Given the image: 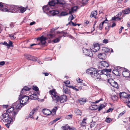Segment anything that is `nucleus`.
<instances>
[{
    "mask_svg": "<svg viewBox=\"0 0 130 130\" xmlns=\"http://www.w3.org/2000/svg\"><path fill=\"white\" fill-rule=\"evenodd\" d=\"M42 112L44 115L48 116L49 115L52 113L51 111L47 109H43Z\"/></svg>",
    "mask_w": 130,
    "mask_h": 130,
    "instance_id": "nucleus-21",
    "label": "nucleus"
},
{
    "mask_svg": "<svg viewBox=\"0 0 130 130\" xmlns=\"http://www.w3.org/2000/svg\"><path fill=\"white\" fill-rule=\"evenodd\" d=\"M47 36L49 39H50L54 37V35L51 34H48L47 35Z\"/></svg>",
    "mask_w": 130,
    "mask_h": 130,
    "instance_id": "nucleus-42",
    "label": "nucleus"
},
{
    "mask_svg": "<svg viewBox=\"0 0 130 130\" xmlns=\"http://www.w3.org/2000/svg\"><path fill=\"white\" fill-rule=\"evenodd\" d=\"M103 24H102V23H100L99 25V29L100 30H101L103 28Z\"/></svg>",
    "mask_w": 130,
    "mask_h": 130,
    "instance_id": "nucleus-49",
    "label": "nucleus"
},
{
    "mask_svg": "<svg viewBox=\"0 0 130 130\" xmlns=\"http://www.w3.org/2000/svg\"><path fill=\"white\" fill-rule=\"evenodd\" d=\"M117 17H113L112 18V20H116L117 19Z\"/></svg>",
    "mask_w": 130,
    "mask_h": 130,
    "instance_id": "nucleus-63",
    "label": "nucleus"
},
{
    "mask_svg": "<svg viewBox=\"0 0 130 130\" xmlns=\"http://www.w3.org/2000/svg\"><path fill=\"white\" fill-rule=\"evenodd\" d=\"M32 59H31L30 60H32L34 61H36L37 60V58L34 56H32L31 57Z\"/></svg>",
    "mask_w": 130,
    "mask_h": 130,
    "instance_id": "nucleus-48",
    "label": "nucleus"
},
{
    "mask_svg": "<svg viewBox=\"0 0 130 130\" xmlns=\"http://www.w3.org/2000/svg\"><path fill=\"white\" fill-rule=\"evenodd\" d=\"M72 115H70L66 116V118L68 119H70L72 118Z\"/></svg>",
    "mask_w": 130,
    "mask_h": 130,
    "instance_id": "nucleus-43",
    "label": "nucleus"
},
{
    "mask_svg": "<svg viewBox=\"0 0 130 130\" xmlns=\"http://www.w3.org/2000/svg\"><path fill=\"white\" fill-rule=\"evenodd\" d=\"M57 107H55L53 110H52V113L53 112L54 114H55L56 113L57 110Z\"/></svg>",
    "mask_w": 130,
    "mask_h": 130,
    "instance_id": "nucleus-39",
    "label": "nucleus"
},
{
    "mask_svg": "<svg viewBox=\"0 0 130 130\" xmlns=\"http://www.w3.org/2000/svg\"><path fill=\"white\" fill-rule=\"evenodd\" d=\"M78 9V7L77 6H75L71 7L70 10L69 11V13L71 14L72 13H73L75 11H76Z\"/></svg>",
    "mask_w": 130,
    "mask_h": 130,
    "instance_id": "nucleus-24",
    "label": "nucleus"
},
{
    "mask_svg": "<svg viewBox=\"0 0 130 130\" xmlns=\"http://www.w3.org/2000/svg\"><path fill=\"white\" fill-rule=\"evenodd\" d=\"M63 128L64 130H68V129H71V128L69 126H63Z\"/></svg>",
    "mask_w": 130,
    "mask_h": 130,
    "instance_id": "nucleus-33",
    "label": "nucleus"
},
{
    "mask_svg": "<svg viewBox=\"0 0 130 130\" xmlns=\"http://www.w3.org/2000/svg\"><path fill=\"white\" fill-rule=\"evenodd\" d=\"M122 12H123L125 14H127L130 13V9L128 8L122 11Z\"/></svg>",
    "mask_w": 130,
    "mask_h": 130,
    "instance_id": "nucleus-28",
    "label": "nucleus"
},
{
    "mask_svg": "<svg viewBox=\"0 0 130 130\" xmlns=\"http://www.w3.org/2000/svg\"><path fill=\"white\" fill-rule=\"evenodd\" d=\"M37 91V92L36 93H33L30 95V99L34 100L38 99V96L37 95H39L40 93L39 91Z\"/></svg>",
    "mask_w": 130,
    "mask_h": 130,
    "instance_id": "nucleus-11",
    "label": "nucleus"
},
{
    "mask_svg": "<svg viewBox=\"0 0 130 130\" xmlns=\"http://www.w3.org/2000/svg\"><path fill=\"white\" fill-rule=\"evenodd\" d=\"M7 121L8 123L7 124H5V126L6 127L8 128H9L10 126V124L11 123V122L13 121Z\"/></svg>",
    "mask_w": 130,
    "mask_h": 130,
    "instance_id": "nucleus-35",
    "label": "nucleus"
},
{
    "mask_svg": "<svg viewBox=\"0 0 130 130\" xmlns=\"http://www.w3.org/2000/svg\"><path fill=\"white\" fill-rule=\"evenodd\" d=\"M71 23L72 24V25L73 26H75L76 25V24L75 23L71 21L70 22H69L68 24L66 25L67 26L69 24L70 25H71Z\"/></svg>",
    "mask_w": 130,
    "mask_h": 130,
    "instance_id": "nucleus-38",
    "label": "nucleus"
},
{
    "mask_svg": "<svg viewBox=\"0 0 130 130\" xmlns=\"http://www.w3.org/2000/svg\"><path fill=\"white\" fill-rule=\"evenodd\" d=\"M83 53L86 55L91 57L93 56L92 52L89 50L84 48L83 49Z\"/></svg>",
    "mask_w": 130,
    "mask_h": 130,
    "instance_id": "nucleus-8",
    "label": "nucleus"
},
{
    "mask_svg": "<svg viewBox=\"0 0 130 130\" xmlns=\"http://www.w3.org/2000/svg\"><path fill=\"white\" fill-rule=\"evenodd\" d=\"M9 10L10 12L13 13H18L19 11L21 13H23L26 10V9L24 7L19 8L17 6L13 5H10Z\"/></svg>",
    "mask_w": 130,
    "mask_h": 130,
    "instance_id": "nucleus-2",
    "label": "nucleus"
},
{
    "mask_svg": "<svg viewBox=\"0 0 130 130\" xmlns=\"http://www.w3.org/2000/svg\"><path fill=\"white\" fill-rule=\"evenodd\" d=\"M12 43L11 41H9V44H8V45L9 47H12L13 45H12Z\"/></svg>",
    "mask_w": 130,
    "mask_h": 130,
    "instance_id": "nucleus-50",
    "label": "nucleus"
},
{
    "mask_svg": "<svg viewBox=\"0 0 130 130\" xmlns=\"http://www.w3.org/2000/svg\"><path fill=\"white\" fill-rule=\"evenodd\" d=\"M63 89L64 91V92L66 94H69L70 93V90L69 89L66 88H64V86L63 87Z\"/></svg>",
    "mask_w": 130,
    "mask_h": 130,
    "instance_id": "nucleus-29",
    "label": "nucleus"
},
{
    "mask_svg": "<svg viewBox=\"0 0 130 130\" xmlns=\"http://www.w3.org/2000/svg\"><path fill=\"white\" fill-rule=\"evenodd\" d=\"M5 63V62L4 61H1L0 62V65L3 66Z\"/></svg>",
    "mask_w": 130,
    "mask_h": 130,
    "instance_id": "nucleus-61",
    "label": "nucleus"
},
{
    "mask_svg": "<svg viewBox=\"0 0 130 130\" xmlns=\"http://www.w3.org/2000/svg\"><path fill=\"white\" fill-rule=\"evenodd\" d=\"M126 102L127 103V105L129 108H130V98Z\"/></svg>",
    "mask_w": 130,
    "mask_h": 130,
    "instance_id": "nucleus-47",
    "label": "nucleus"
},
{
    "mask_svg": "<svg viewBox=\"0 0 130 130\" xmlns=\"http://www.w3.org/2000/svg\"><path fill=\"white\" fill-rule=\"evenodd\" d=\"M87 120V118H84L83 120L82 121V122L83 123H86V121Z\"/></svg>",
    "mask_w": 130,
    "mask_h": 130,
    "instance_id": "nucleus-58",
    "label": "nucleus"
},
{
    "mask_svg": "<svg viewBox=\"0 0 130 130\" xmlns=\"http://www.w3.org/2000/svg\"><path fill=\"white\" fill-rule=\"evenodd\" d=\"M60 40V39L57 38L56 39L53 40L52 41L54 43H56L59 42Z\"/></svg>",
    "mask_w": 130,
    "mask_h": 130,
    "instance_id": "nucleus-34",
    "label": "nucleus"
},
{
    "mask_svg": "<svg viewBox=\"0 0 130 130\" xmlns=\"http://www.w3.org/2000/svg\"><path fill=\"white\" fill-rule=\"evenodd\" d=\"M89 0H83V4H86L87 3L88 1Z\"/></svg>",
    "mask_w": 130,
    "mask_h": 130,
    "instance_id": "nucleus-53",
    "label": "nucleus"
},
{
    "mask_svg": "<svg viewBox=\"0 0 130 130\" xmlns=\"http://www.w3.org/2000/svg\"><path fill=\"white\" fill-rule=\"evenodd\" d=\"M86 100L84 98H80L79 100V101L80 104H84L86 102Z\"/></svg>",
    "mask_w": 130,
    "mask_h": 130,
    "instance_id": "nucleus-27",
    "label": "nucleus"
},
{
    "mask_svg": "<svg viewBox=\"0 0 130 130\" xmlns=\"http://www.w3.org/2000/svg\"><path fill=\"white\" fill-rule=\"evenodd\" d=\"M10 6H9V7L8 8V9L10 7ZM3 5L2 4V3L0 2V10L2 11H9L10 10L6 8H3Z\"/></svg>",
    "mask_w": 130,
    "mask_h": 130,
    "instance_id": "nucleus-23",
    "label": "nucleus"
},
{
    "mask_svg": "<svg viewBox=\"0 0 130 130\" xmlns=\"http://www.w3.org/2000/svg\"><path fill=\"white\" fill-rule=\"evenodd\" d=\"M97 13V11L96 10L92 12L91 14L90 15V17H95Z\"/></svg>",
    "mask_w": 130,
    "mask_h": 130,
    "instance_id": "nucleus-26",
    "label": "nucleus"
},
{
    "mask_svg": "<svg viewBox=\"0 0 130 130\" xmlns=\"http://www.w3.org/2000/svg\"><path fill=\"white\" fill-rule=\"evenodd\" d=\"M47 39V38L44 37L43 36L38 38L37 39V41L40 42L38 45H44L45 44L46 42V40Z\"/></svg>",
    "mask_w": 130,
    "mask_h": 130,
    "instance_id": "nucleus-7",
    "label": "nucleus"
},
{
    "mask_svg": "<svg viewBox=\"0 0 130 130\" xmlns=\"http://www.w3.org/2000/svg\"><path fill=\"white\" fill-rule=\"evenodd\" d=\"M76 80H77V82L78 83H81L83 81V80H82L80 78H78V80L76 79Z\"/></svg>",
    "mask_w": 130,
    "mask_h": 130,
    "instance_id": "nucleus-54",
    "label": "nucleus"
},
{
    "mask_svg": "<svg viewBox=\"0 0 130 130\" xmlns=\"http://www.w3.org/2000/svg\"><path fill=\"white\" fill-rule=\"evenodd\" d=\"M22 93H20L19 96V101L22 104V106H23L25 105L29 99V97L28 96L25 95L22 96Z\"/></svg>",
    "mask_w": 130,
    "mask_h": 130,
    "instance_id": "nucleus-5",
    "label": "nucleus"
},
{
    "mask_svg": "<svg viewBox=\"0 0 130 130\" xmlns=\"http://www.w3.org/2000/svg\"><path fill=\"white\" fill-rule=\"evenodd\" d=\"M64 83L66 84H70V82L69 81L67 80L66 82H64Z\"/></svg>",
    "mask_w": 130,
    "mask_h": 130,
    "instance_id": "nucleus-64",
    "label": "nucleus"
},
{
    "mask_svg": "<svg viewBox=\"0 0 130 130\" xmlns=\"http://www.w3.org/2000/svg\"><path fill=\"white\" fill-rule=\"evenodd\" d=\"M9 37H10L11 39H14V36L11 34L10 35Z\"/></svg>",
    "mask_w": 130,
    "mask_h": 130,
    "instance_id": "nucleus-60",
    "label": "nucleus"
},
{
    "mask_svg": "<svg viewBox=\"0 0 130 130\" xmlns=\"http://www.w3.org/2000/svg\"><path fill=\"white\" fill-rule=\"evenodd\" d=\"M32 88L33 90L36 91H38L39 90L37 86H33Z\"/></svg>",
    "mask_w": 130,
    "mask_h": 130,
    "instance_id": "nucleus-46",
    "label": "nucleus"
},
{
    "mask_svg": "<svg viewBox=\"0 0 130 130\" xmlns=\"http://www.w3.org/2000/svg\"><path fill=\"white\" fill-rule=\"evenodd\" d=\"M67 96L66 95H63L59 97V101L61 103H63L67 100Z\"/></svg>",
    "mask_w": 130,
    "mask_h": 130,
    "instance_id": "nucleus-14",
    "label": "nucleus"
},
{
    "mask_svg": "<svg viewBox=\"0 0 130 130\" xmlns=\"http://www.w3.org/2000/svg\"><path fill=\"white\" fill-rule=\"evenodd\" d=\"M17 113V112L14 111L13 113L10 114L6 112L5 113L2 115V116L5 119L6 121H14L15 120L16 115Z\"/></svg>",
    "mask_w": 130,
    "mask_h": 130,
    "instance_id": "nucleus-3",
    "label": "nucleus"
},
{
    "mask_svg": "<svg viewBox=\"0 0 130 130\" xmlns=\"http://www.w3.org/2000/svg\"><path fill=\"white\" fill-rule=\"evenodd\" d=\"M26 58L27 59L30 60L32 59V56L29 55H26Z\"/></svg>",
    "mask_w": 130,
    "mask_h": 130,
    "instance_id": "nucleus-41",
    "label": "nucleus"
},
{
    "mask_svg": "<svg viewBox=\"0 0 130 130\" xmlns=\"http://www.w3.org/2000/svg\"><path fill=\"white\" fill-rule=\"evenodd\" d=\"M130 96L129 94H127L126 93L123 92L120 94V98H128Z\"/></svg>",
    "mask_w": 130,
    "mask_h": 130,
    "instance_id": "nucleus-16",
    "label": "nucleus"
},
{
    "mask_svg": "<svg viewBox=\"0 0 130 130\" xmlns=\"http://www.w3.org/2000/svg\"><path fill=\"white\" fill-rule=\"evenodd\" d=\"M111 69H108L105 68L103 69V70H99V72L101 73V74H105L106 76H108V75H110V74H108V72H111Z\"/></svg>",
    "mask_w": 130,
    "mask_h": 130,
    "instance_id": "nucleus-9",
    "label": "nucleus"
},
{
    "mask_svg": "<svg viewBox=\"0 0 130 130\" xmlns=\"http://www.w3.org/2000/svg\"><path fill=\"white\" fill-rule=\"evenodd\" d=\"M31 88V87H30L29 86H25L22 89L21 91V93L25 94V92L30 90Z\"/></svg>",
    "mask_w": 130,
    "mask_h": 130,
    "instance_id": "nucleus-17",
    "label": "nucleus"
},
{
    "mask_svg": "<svg viewBox=\"0 0 130 130\" xmlns=\"http://www.w3.org/2000/svg\"><path fill=\"white\" fill-rule=\"evenodd\" d=\"M61 118H56L53 121L51 122V124H53V123H54L55 122H56V121H57L58 120H59Z\"/></svg>",
    "mask_w": 130,
    "mask_h": 130,
    "instance_id": "nucleus-40",
    "label": "nucleus"
},
{
    "mask_svg": "<svg viewBox=\"0 0 130 130\" xmlns=\"http://www.w3.org/2000/svg\"><path fill=\"white\" fill-rule=\"evenodd\" d=\"M86 124V123H83L81 122V125L82 126V127H84L85 126Z\"/></svg>",
    "mask_w": 130,
    "mask_h": 130,
    "instance_id": "nucleus-55",
    "label": "nucleus"
},
{
    "mask_svg": "<svg viewBox=\"0 0 130 130\" xmlns=\"http://www.w3.org/2000/svg\"><path fill=\"white\" fill-rule=\"evenodd\" d=\"M49 92L51 95V97L53 99L52 101L55 103L59 101V96L57 95V93L54 89L50 90Z\"/></svg>",
    "mask_w": 130,
    "mask_h": 130,
    "instance_id": "nucleus-4",
    "label": "nucleus"
},
{
    "mask_svg": "<svg viewBox=\"0 0 130 130\" xmlns=\"http://www.w3.org/2000/svg\"><path fill=\"white\" fill-rule=\"evenodd\" d=\"M111 121V119L109 118H107L105 120V121L108 123H110Z\"/></svg>",
    "mask_w": 130,
    "mask_h": 130,
    "instance_id": "nucleus-45",
    "label": "nucleus"
},
{
    "mask_svg": "<svg viewBox=\"0 0 130 130\" xmlns=\"http://www.w3.org/2000/svg\"><path fill=\"white\" fill-rule=\"evenodd\" d=\"M108 40L107 39H104L103 40V43H107L108 42Z\"/></svg>",
    "mask_w": 130,
    "mask_h": 130,
    "instance_id": "nucleus-56",
    "label": "nucleus"
},
{
    "mask_svg": "<svg viewBox=\"0 0 130 130\" xmlns=\"http://www.w3.org/2000/svg\"><path fill=\"white\" fill-rule=\"evenodd\" d=\"M112 108H109L108 110H107L106 112H109L110 111H112Z\"/></svg>",
    "mask_w": 130,
    "mask_h": 130,
    "instance_id": "nucleus-62",
    "label": "nucleus"
},
{
    "mask_svg": "<svg viewBox=\"0 0 130 130\" xmlns=\"http://www.w3.org/2000/svg\"><path fill=\"white\" fill-rule=\"evenodd\" d=\"M16 110V111L15 110H14V107H12L6 110V112H7L10 114H11V115H12V113H13V112L14 111H15L16 112L17 111V112H18V111H17V110Z\"/></svg>",
    "mask_w": 130,
    "mask_h": 130,
    "instance_id": "nucleus-20",
    "label": "nucleus"
},
{
    "mask_svg": "<svg viewBox=\"0 0 130 130\" xmlns=\"http://www.w3.org/2000/svg\"><path fill=\"white\" fill-rule=\"evenodd\" d=\"M105 106L103 104H101L98 107V111H100L103 108H104Z\"/></svg>",
    "mask_w": 130,
    "mask_h": 130,
    "instance_id": "nucleus-31",
    "label": "nucleus"
},
{
    "mask_svg": "<svg viewBox=\"0 0 130 130\" xmlns=\"http://www.w3.org/2000/svg\"><path fill=\"white\" fill-rule=\"evenodd\" d=\"M128 70L126 69L122 72L123 76L126 77H130V73L128 71Z\"/></svg>",
    "mask_w": 130,
    "mask_h": 130,
    "instance_id": "nucleus-18",
    "label": "nucleus"
},
{
    "mask_svg": "<svg viewBox=\"0 0 130 130\" xmlns=\"http://www.w3.org/2000/svg\"><path fill=\"white\" fill-rule=\"evenodd\" d=\"M76 113H77V114L80 115L82 114L81 112H80V111L78 109L77 110Z\"/></svg>",
    "mask_w": 130,
    "mask_h": 130,
    "instance_id": "nucleus-51",
    "label": "nucleus"
},
{
    "mask_svg": "<svg viewBox=\"0 0 130 130\" xmlns=\"http://www.w3.org/2000/svg\"><path fill=\"white\" fill-rule=\"evenodd\" d=\"M69 14V13H67L66 12L62 11L61 12L60 14L61 16H64L68 15Z\"/></svg>",
    "mask_w": 130,
    "mask_h": 130,
    "instance_id": "nucleus-37",
    "label": "nucleus"
},
{
    "mask_svg": "<svg viewBox=\"0 0 130 130\" xmlns=\"http://www.w3.org/2000/svg\"><path fill=\"white\" fill-rule=\"evenodd\" d=\"M95 106L94 105H93L92 106H91L90 107V109H92V110H95L96 109V108H95Z\"/></svg>",
    "mask_w": 130,
    "mask_h": 130,
    "instance_id": "nucleus-57",
    "label": "nucleus"
},
{
    "mask_svg": "<svg viewBox=\"0 0 130 130\" xmlns=\"http://www.w3.org/2000/svg\"><path fill=\"white\" fill-rule=\"evenodd\" d=\"M49 4L51 6H54L56 4L63 5L65 4V2L64 1L58 0H52L49 2Z\"/></svg>",
    "mask_w": 130,
    "mask_h": 130,
    "instance_id": "nucleus-6",
    "label": "nucleus"
},
{
    "mask_svg": "<svg viewBox=\"0 0 130 130\" xmlns=\"http://www.w3.org/2000/svg\"><path fill=\"white\" fill-rule=\"evenodd\" d=\"M16 106L15 108L16 109L21 108L22 106V104L20 102V101H17L15 104Z\"/></svg>",
    "mask_w": 130,
    "mask_h": 130,
    "instance_id": "nucleus-22",
    "label": "nucleus"
},
{
    "mask_svg": "<svg viewBox=\"0 0 130 130\" xmlns=\"http://www.w3.org/2000/svg\"><path fill=\"white\" fill-rule=\"evenodd\" d=\"M96 69L94 68H91L86 70V73L90 74L91 76L94 79L97 80H100L101 77L100 75L101 73L99 72V70L97 72Z\"/></svg>",
    "mask_w": 130,
    "mask_h": 130,
    "instance_id": "nucleus-1",
    "label": "nucleus"
},
{
    "mask_svg": "<svg viewBox=\"0 0 130 130\" xmlns=\"http://www.w3.org/2000/svg\"><path fill=\"white\" fill-rule=\"evenodd\" d=\"M102 50L105 52H108L109 51V49L106 47H104L103 48Z\"/></svg>",
    "mask_w": 130,
    "mask_h": 130,
    "instance_id": "nucleus-32",
    "label": "nucleus"
},
{
    "mask_svg": "<svg viewBox=\"0 0 130 130\" xmlns=\"http://www.w3.org/2000/svg\"><path fill=\"white\" fill-rule=\"evenodd\" d=\"M94 48H93L92 51L94 52H96L100 49V46L98 43H96L94 45Z\"/></svg>",
    "mask_w": 130,
    "mask_h": 130,
    "instance_id": "nucleus-15",
    "label": "nucleus"
},
{
    "mask_svg": "<svg viewBox=\"0 0 130 130\" xmlns=\"http://www.w3.org/2000/svg\"><path fill=\"white\" fill-rule=\"evenodd\" d=\"M48 5L43 7L42 9L44 12L45 13L49 12V11L51 10L50 9L51 8V6H51L49 4Z\"/></svg>",
    "mask_w": 130,
    "mask_h": 130,
    "instance_id": "nucleus-12",
    "label": "nucleus"
},
{
    "mask_svg": "<svg viewBox=\"0 0 130 130\" xmlns=\"http://www.w3.org/2000/svg\"><path fill=\"white\" fill-rule=\"evenodd\" d=\"M109 66V64L107 62L105 61H102L99 66V68H102L103 67H107Z\"/></svg>",
    "mask_w": 130,
    "mask_h": 130,
    "instance_id": "nucleus-13",
    "label": "nucleus"
},
{
    "mask_svg": "<svg viewBox=\"0 0 130 130\" xmlns=\"http://www.w3.org/2000/svg\"><path fill=\"white\" fill-rule=\"evenodd\" d=\"M49 12L52 15H54L56 14H58L59 12L58 11L55 10H51L49 11Z\"/></svg>",
    "mask_w": 130,
    "mask_h": 130,
    "instance_id": "nucleus-25",
    "label": "nucleus"
},
{
    "mask_svg": "<svg viewBox=\"0 0 130 130\" xmlns=\"http://www.w3.org/2000/svg\"><path fill=\"white\" fill-rule=\"evenodd\" d=\"M37 110V109L36 108H34L32 111L30 113L29 116L30 117L32 116L35 113V112H36Z\"/></svg>",
    "mask_w": 130,
    "mask_h": 130,
    "instance_id": "nucleus-30",
    "label": "nucleus"
},
{
    "mask_svg": "<svg viewBox=\"0 0 130 130\" xmlns=\"http://www.w3.org/2000/svg\"><path fill=\"white\" fill-rule=\"evenodd\" d=\"M95 122H91L90 123V127L91 128H92L95 126Z\"/></svg>",
    "mask_w": 130,
    "mask_h": 130,
    "instance_id": "nucleus-44",
    "label": "nucleus"
},
{
    "mask_svg": "<svg viewBox=\"0 0 130 130\" xmlns=\"http://www.w3.org/2000/svg\"><path fill=\"white\" fill-rule=\"evenodd\" d=\"M126 112V111L125 110H124V111H123L122 112H121V113L119 114V116H122L123 115V114H124Z\"/></svg>",
    "mask_w": 130,
    "mask_h": 130,
    "instance_id": "nucleus-52",
    "label": "nucleus"
},
{
    "mask_svg": "<svg viewBox=\"0 0 130 130\" xmlns=\"http://www.w3.org/2000/svg\"><path fill=\"white\" fill-rule=\"evenodd\" d=\"M111 98L113 101H115L117 99L118 97L116 95H114L111 96Z\"/></svg>",
    "mask_w": 130,
    "mask_h": 130,
    "instance_id": "nucleus-36",
    "label": "nucleus"
},
{
    "mask_svg": "<svg viewBox=\"0 0 130 130\" xmlns=\"http://www.w3.org/2000/svg\"><path fill=\"white\" fill-rule=\"evenodd\" d=\"M57 33L58 34H62V33H64V34H67V32H63V31H61V32H60L59 31H57Z\"/></svg>",
    "mask_w": 130,
    "mask_h": 130,
    "instance_id": "nucleus-59",
    "label": "nucleus"
},
{
    "mask_svg": "<svg viewBox=\"0 0 130 130\" xmlns=\"http://www.w3.org/2000/svg\"><path fill=\"white\" fill-rule=\"evenodd\" d=\"M98 56L99 59L103 60L105 59L106 57V54L104 53H100L98 55Z\"/></svg>",
    "mask_w": 130,
    "mask_h": 130,
    "instance_id": "nucleus-19",
    "label": "nucleus"
},
{
    "mask_svg": "<svg viewBox=\"0 0 130 130\" xmlns=\"http://www.w3.org/2000/svg\"><path fill=\"white\" fill-rule=\"evenodd\" d=\"M109 80V83L113 87L117 89L119 88L117 82H115L112 79H110Z\"/></svg>",
    "mask_w": 130,
    "mask_h": 130,
    "instance_id": "nucleus-10",
    "label": "nucleus"
}]
</instances>
